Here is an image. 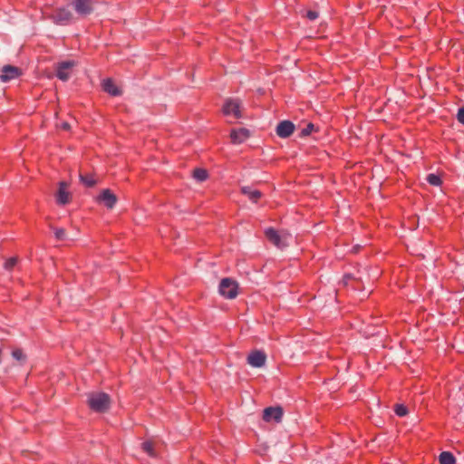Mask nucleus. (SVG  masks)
<instances>
[{"label":"nucleus","instance_id":"nucleus-1","mask_svg":"<svg viewBox=\"0 0 464 464\" xmlns=\"http://www.w3.org/2000/svg\"><path fill=\"white\" fill-rule=\"evenodd\" d=\"M90 409L95 412H105L111 407V398L105 392H91L87 401Z\"/></svg>","mask_w":464,"mask_h":464},{"label":"nucleus","instance_id":"nucleus-2","mask_svg":"<svg viewBox=\"0 0 464 464\" xmlns=\"http://www.w3.org/2000/svg\"><path fill=\"white\" fill-rule=\"evenodd\" d=\"M47 18L57 25H68L74 21L72 13L66 7L55 9Z\"/></svg>","mask_w":464,"mask_h":464},{"label":"nucleus","instance_id":"nucleus-3","mask_svg":"<svg viewBox=\"0 0 464 464\" xmlns=\"http://www.w3.org/2000/svg\"><path fill=\"white\" fill-rule=\"evenodd\" d=\"M238 285L237 283L228 277L223 278L218 286L219 294L227 299H234L237 295Z\"/></svg>","mask_w":464,"mask_h":464},{"label":"nucleus","instance_id":"nucleus-4","mask_svg":"<svg viewBox=\"0 0 464 464\" xmlns=\"http://www.w3.org/2000/svg\"><path fill=\"white\" fill-rule=\"evenodd\" d=\"M265 235L269 242L280 249L287 246L288 234L286 233H279L273 227H269L266 229Z\"/></svg>","mask_w":464,"mask_h":464},{"label":"nucleus","instance_id":"nucleus-5","mask_svg":"<svg viewBox=\"0 0 464 464\" xmlns=\"http://www.w3.org/2000/svg\"><path fill=\"white\" fill-rule=\"evenodd\" d=\"M72 6L80 17L90 15L94 10L93 0H72Z\"/></svg>","mask_w":464,"mask_h":464},{"label":"nucleus","instance_id":"nucleus-6","mask_svg":"<svg viewBox=\"0 0 464 464\" xmlns=\"http://www.w3.org/2000/svg\"><path fill=\"white\" fill-rule=\"evenodd\" d=\"M241 102L238 99H228L223 105V113L227 116H233L236 119L241 117Z\"/></svg>","mask_w":464,"mask_h":464},{"label":"nucleus","instance_id":"nucleus-7","mask_svg":"<svg viewBox=\"0 0 464 464\" xmlns=\"http://www.w3.org/2000/svg\"><path fill=\"white\" fill-rule=\"evenodd\" d=\"M59 188L55 193V199L58 205H66L71 201L72 195L68 191L69 184L66 181H60Z\"/></svg>","mask_w":464,"mask_h":464},{"label":"nucleus","instance_id":"nucleus-8","mask_svg":"<svg viewBox=\"0 0 464 464\" xmlns=\"http://www.w3.org/2000/svg\"><path fill=\"white\" fill-rule=\"evenodd\" d=\"M96 200L98 203L103 204L108 208H112L117 202V197L111 189L105 188L100 193Z\"/></svg>","mask_w":464,"mask_h":464},{"label":"nucleus","instance_id":"nucleus-9","mask_svg":"<svg viewBox=\"0 0 464 464\" xmlns=\"http://www.w3.org/2000/svg\"><path fill=\"white\" fill-rule=\"evenodd\" d=\"M283 418V410L281 407H267L263 411V420L266 422L272 420L280 422Z\"/></svg>","mask_w":464,"mask_h":464},{"label":"nucleus","instance_id":"nucleus-10","mask_svg":"<svg viewBox=\"0 0 464 464\" xmlns=\"http://www.w3.org/2000/svg\"><path fill=\"white\" fill-rule=\"evenodd\" d=\"M21 74V71L18 67L13 65H5L0 74V80L3 82H7L11 80L17 78Z\"/></svg>","mask_w":464,"mask_h":464},{"label":"nucleus","instance_id":"nucleus-11","mask_svg":"<svg viewBox=\"0 0 464 464\" xmlns=\"http://www.w3.org/2000/svg\"><path fill=\"white\" fill-rule=\"evenodd\" d=\"M74 64L75 63L72 61H65L60 63L57 66L56 76L60 80L66 82L70 78V71L74 66Z\"/></svg>","mask_w":464,"mask_h":464},{"label":"nucleus","instance_id":"nucleus-12","mask_svg":"<svg viewBox=\"0 0 464 464\" xmlns=\"http://www.w3.org/2000/svg\"><path fill=\"white\" fill-rule=\"evenodd\" d=\"M266 360V355L262 351H254L247 356V363L256 368L264 366Z\"/></svg>","mask_w":464,"mask_h":464},{"label":"nucleus","instance_id":"nucleus-13","mask_svg":"<svg viewBox=\"0 0 464 464\" xmlns=\"http://www.w3.org/2000/svg\"><path fill=\"white\" fill-rule=\"evenodd\" d=\"M295 130V125L290 121H280L276 127V134L280 138H288Z\"/></svg>","mask_w":464,"mask_h":464},{"label":"nucleus","instance_id":"nucleus-14","mask_svg":"<svg viewBox=\"0 0 464 464\" xmlns=\"http://www.w3.org/2000/svg\"><path fill=\"white\" fill-rule=\"evenodd\" d=\"M249 137V130L242 128L238 130H233L230 133V138L233 143L240 144L244 142Z\"/></svg>","mask_w":464,"mask_h":464},{"label":"nucleus","instance_id":"nucleus-15","mask_svg":"<svg viewBox=\"0 0 464 464\" xmlns=\"http://www.w3.org/2000/svg\"><path fill=\"white\" fill-rule=\"evenodd\" d=\"M102 85L103 91L111 96H120L121 94V89L110 78L103 80Z\"/></svg>","mask_w":464,"mask_h":464},{"label":"nucleus","instance_id":"nucleus-16","mask_svg":"<svg viewBox=\"0 0 464 464\" xmlns=\"http://www.w3.org/2000/svg\"><path fill=\"white\" fill-rule=\"evenodd\" d=\"M241 193L248 198L253 203H257V201L262 198L261 191L257 189H254L249 186H244L241 188Z\"/></svg>","mask_w":464,"mask_h":464},{"label":"nucleus","instance_id":"nucleus-17","mask_svg":"<svg viewBox=\"0 0 464 464\" xmlns=\"http://www.w3.org/2000/svg\"><path fill=\"white\" fill-rule=\"evenodd\" d=\"M440 464H455L456 459L452 453L449 451H443L439 456Z\"/></svg>","mask_w":464,"mask_h":464},{"label":"nucleus","instance_id":"nucleus-18","mask_svg":"<svg viewBox=\"0 0 464 464\" xmlns=\"http://www.w3.org/2000/svg\"><path fill=\"white\" fill-rule=\"evenodd\" d=\"M80 179L86 187L92 188L96 184V179L92 174L80 175Z\"/></svg>","mask_w":464,"mask_h":464},{"label":"nucleus","instance_id":"nucleus-19","mask_svg":"<svg viewBox=\"0 0 464 464\" xmlns=\"http://www.w3.org/2000/svg\"><path fill=\"white\" fill-rule=\"evenodd\" d=\"M208 177V172L204 169H196L193 171V178L199 182L205 181Z\"/></svg>","mask_w":464,"mask_h":464},{"label":"nucleus","instance_id":"nucleus-20","mask_svg":"<svg viewBox=\"0 0 464 464\" xmlns=\"http://www.w3.org/2000/svg\"><path fill=\"white\" fill-rule=\"evenodd\" d=\"M141 449L144 452H146L150 457H156V452L154 450L153 443L151 441H144L141 443Z\"/></svg>","mask_w":464,"mask_h":464},{"label":"nucleus","instance_id":"nucleus-21","mask_svg":"<svg viewBox=\"0 0 464 464\" xmlns=\"http://www.w3.org/2000/svg\"><path fill=\"white\" fill-rule=\"evenodd\" d=\"M427 181L429 182V184L432 185V186H440L441 184V179L440 178L436 175V174H429L427 176Z\"/></svg>","mask_w":464,"mask_h":464},{"label":"nucleus","instance_id":"nucleus-22","mask_svg":"<svg viewBox=\"0 0 464 464\" xmlns=\"http://www.w3.org/2000/svg\"><path fill=\"white\" fill-rule=\"evenodd\" d=\"M394 411L400 417H403L408 414V409L403 404H396L394 407Z\"/></svg>","mask_w":464,"mask_h":464},{"label":"nucleus","instance_id":"nucleus-23","mask_svg":"<svg viewBox=\"0 0 464 464\" xmlns=\"http://www.w3.org/2000/svg\"><path fill=\"white\" fill-rule=\"evenodd\" d=\"M314 125L313 123H308L302 130H301V136L305 137L311 134V132L314 130Z\"/></svg>","mask_w":464,"mask_h":464},{"label":"nucleus","instance_id":"nucleus-24","mask_svg":"<svg viewBox=\"0 0 464 464\" xmlns=\"http://www.w3.org/2000/svg\"><path fill=\"white\" fill-rule=\"evenodd\" d=\"M16 263H17V258L11 257L5 262V268L6 270H11L14 268V266L16 265Z\"/></svg>","mask_w":464,"mask_h":464},{"label":"nucleus","instance_id":"nucleus-25","mask_svg":"<svg viewBox=\"0 0 464 464\" xmlns=\"http://www.w3.org/2000/svg\"><path fill=\"white\" fill-rule=\"evenodd\" d=\"M54 235L57 240H65V230L63 228H55Z\"/></svg>","mask_w":464,"mask_h":464},{"label":"nucleus","instance_id":"nucleus-26","mask_svg":"<svg viewBox=\"0 0 464 464\" xmlns=\"http://www.w3.org/2000/svg\"><path fill=\"white\" fill-rule=\"evenodd\" d=\"M12 356L17 360V361H21V360H24V354L23 353V351L21 349H14L13 352H12Z\"/></svg>","mask_w":464,"mask_h":464},{"label":"nucleus","instance_id":"nucleus-27","mask_svg":"<svg viewBox=\"0 0 464 464\" xmlns=\"http://www.w3.org/2000/svg\"><path fill=\"white\" fill-rule=\"evenodd\" d=\"M457 120L459 122L464 124V106L459 109L457 113Z\"/></svg>","mask_w":464,"mask_h":464},{"label":"nucleus","instance_id":"nucleus-28","mask_svg":"<svg viewBox=\"0 0 464 464\" xmlns=\"http://www.w3.org/2000/svg\"><path fill=\"white\" fill-rule=\"evenodd\" d=\"M319 14L316 11H314V10H309L307 13H306V17L311 20V21H314L315 20L316 18H318Z\"/></svg>","mask_w":464,"mask_h":464},{"label":"nucleus","instance_id":"nucleus-29","mask_svg":"<svg viewBox=\"0 0 464 464\" xmlns=\"http://www.w3.org/2000/svg\"><path fill=\"white\" fill-rule=\"evenodd\" d=\"M353 279V276L351 275H345L343 278V282L344 285H349L350 281Z\"/></svg>","mask_w":464,"mask_h":464},{"label":"nucleus","instance_id":"nucleus-30","mask_svg":"<svg viewBox=\"0 0 464 464\" xmlns=\"http://www.w3.org/2000/svg\"><path fill=\"white\" fill-rule=\"evenodd\" d=\"M61 126H62V128H63V130H70V124H69V123H67V122H63Z\"/></svg>","mask_w":464,"mask_h":464}]
</instances>
